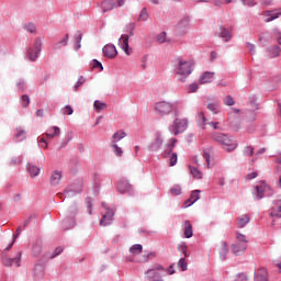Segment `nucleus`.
Listing matches in <instances>:
<instances>
[{
	"label": "nucleus",
	"instance_id": "7ed1b4c3",
	"mask_svg": "<svg viewBox=\"0 0 281 281\" xmlns=\"http://www.w3.org/2000/svg\"><path fill=\"white\" fill-rule=\"evenodd\" d=\"M236 241L240 244V249H238V245H232V251L235 256H240V254L247 250L249 238H247V235L236 232Z\"/></svg>",
	"mask_w": 281,
	"mask_h": 281
},
{
	"label": "nucleus",
	"instance_id": "f704fd0d",
	"mask_svg": "<svg viewBox=\"0 0 281 281\" xmlns=\"http://www.w3.org/2000/svg\"><path fill=\"white\" fill-rule=\"evenodd\" d=\"M15 142H23L25 139V132L22 128H18L14 135Z\"/></svg>",
	"mask_w": 281,
	"mask_h": 281
},
{
	"label": "nucleus",
	"instance_id": "c85d7f7f",
	"mask_svg": "<svg viewBox=\"0 0 281 281\" xmlns=\"http://www.w3.org/2000/svg\"><path fill=\"white\" fill-rule=\"evenodd\" d=\"M177 142V138H172L171 144L165 146V153L162 154V157L166 159L172 153V149L175 148V144Z\"/></svg>",
	"mask_w": 281,
	"mask_h": 281
},
{
	"label": "nucleus",
	"instance_id": "473e14b6",
	"mask_svg": "<svg viewBox=\"0 0 281 281\" xmlns=\"http://www.w3.org/2000/svg\"><path fill=\"white\" fill-rule=\"evenodd\" d=\"M27 170H29L31 177H38V175H41V168H38L34 165H29Z\"/></svg>",
	"mask_w": 281,
	"mask_h": 281
},
{
	"label": "nucleus",
	"instance_id": "9d476101",
	"mask_svg": "<svg viewBox=\"0 0 281 281\" xmlns=\"http://www.w3.org/2000/svg\"><path fill=\"white\" fill-rule=\"evenodd\" d=\"M119 45L123 52H125L126 56H131L133 54V49L128 46V35H122L119 40Z\"/></svg>",
	"mask_w": 281,
	"mask_h": 281
},
{
	"label": "nucleus",
	"instance_id": "0eeeda50",
	"mask_svg": "<svg viewBox=\"0 0 281 281\" xmlns=\"http://www.w3.org/2000/svg\"><path fill=\"white\" fill-rule=\"evenodd\" d=\"M42 47L43 41H41V38H36L33 47L29 48L27 50L30 60L34 61L36 60V58H38Z\"/></svg>",
	"mask_w": 281,
	"mask_h": 281
},
{
	"label": "nucleus",
	"instance_id": "de8ad7c7",
	"mask_svg": "<svg viewBox=\"0 0 281 281\" xmlns=\"http://www.w3.org/2000/svg\"><path fill=\"white\" fill-rule=\"evenodd\" d=\"M33 256H41V251H42V247H41V245H35V246H33Z\"/></svg>",
	"mask_w": 281,
	"mask_h": 281
},
{
	"label": "nucleus",
	"instance_id": "393cba45",
	"mask_svg": "<svg viewBox=\"0 0 281 281\" xmlns=\"http://www.w3.org/2000/svg\"><path fill=\"white\" fill-rule=\"evenodd\" d=\"M227 254H229V248L227 246V241H222L220 246V258L221 260H225Z\"/></svg>",
	"mask_w": 281,
	"mask_h": 281
},
{
	"label": "nucleus",
	"instance_id": "603ef678",
	"mask_svg": "<svg viewBox=\"0 0 281 281\" xmlns=\"http://www.w3.org/2000/svg\"><path fill=\"white\" fill-rule=\"evenodd\" d=\"M82 85H85V78L83 77H80L77 81V85L75 86L74 88V91H78V88L79 87H82Z\"/></svg>",
	"mask_w": 281,
	"mask_h": 281
},
{
	"label": "nucleus",
	"instance_id": "39448f33",
	"mask_svg": "<svg viewBox=\"0 0 281 281\" xmlns=\"http://www.w3.org/2000/svg\"><path fill=\"white\" fill-rule=\"evenodd\" d=\"M267 192L268 196H271L273 194V191H271V187H269L268 183L265 181L258 182L255 187V195L258 200L265 199V194H267Z\"/></svg>",
	"mask_w": 281,
	"mask_h": 281
},
{
	"label": "nucleus",
	"instance_id": "2eb2a0df",
	"mask_svg": "<svg viewBox=\"0 0 281 281\" xmlns=\"http://www.w3.org/2000/svg\"><path fill=\"white\" fill-rule=\"evenodd\" d=\"M116 189L121 194H126V192L132 190V186L126 180H120L117 182Z\"/></svg>",
	"mask_w": 281,
	"mask_h": 281
},
{
	"label": "nucleus",
	"instance_id": "1a4fd4ad",
	"mask_svg": "<svg viewBox=\"0 0 281 281\" xmlns=\"http://www.w3.org/2000/svg\"><path fill=\"white\" fill-rule=\"evenodd\" d=\"M281 16V9H276L272 11H265L263 12V21L265 23H271V21H276Z\"/></svg>",
	"mask_w": 281,
	"mask_h": 281
},
{
	"label": "nucleus",
	"instance_id": "cd10ccee",
	"mask_svg": "<svg viewBox=\"0 0 281 281\" xmlns=\"http://www.w3.org/2000/svg\"><path fill=\"white\" fill-rule=\"evenodd\" d=\"M69 43V34H66L58 43L54 45V49H60L61 47H67Z\"/></svg>",
	"mask_w": 281,
	"mask_h": 281
},
{
	"label": "nucleus",
	"instance_id": "c03bdc74",
	"mask_svg": "<svg viewBox=\"0 0 281 281\" xmlns=\"http://www.w3.org/2000/svg\"><path fill=\"white\" fill-rule=\"evenodd\" d=\"M244 155H246V157H254V147L246 146L244 148Z\"/></svg>",
	"mask_w": 281,
	"mask_h": 281
},
{
	"label": "nucleus",
	"instance_id": "a878e982",
	"mask_svg": "<svg viewBox=\"0 0 281 281\" xmlns=\"http://www.w3.org/2000/svg\"><path fill=\"white\" fill-rule=\"evenodd\" d=\"M184 236L186 238H192L194 236V233L192 232V223L190 221H184Z\"/></svg>",
	"mask_w": 281,
	"mask_h": 281
},
{
	"label": "nucleus",
	"instance_id": "6e6552de",
	"mask_svg": "<svg viewBox=\"0 0 281 281\" xmlns=\"http://www.w3.org/2000/svg\"><path fill=\"white\" fill-rule=\"evenodd\" d=\"M270 216L272 218H281V196L273 201L270 210Z\"/></svg>",
	"mask_w": 281,
	"mask_h": 281
},
{
	"label": "nucleus",
	"instance_id": "5fc2aeb1",
	"mask_svg": "<svg viewBox=\"0 0 281 281\" xmlns=\"http://www.w3.org/2000/svg\"><path fill=\"white\" fill-rule=\"evenodd\" d=\"M189 91H190V93H196V91H199V85H196V83H191V85L189 86Z\"/></svg>",
	"mask_w": 281,
	"mask_h": 281
},
{
	"label": "nucleus",
	"instance_id": "dca6fc26",
	"mask_svg": "<svg viewBox=\"0 0 281 281\" xmlns=\"http://www.w3.org/2000/svg\"><path fill=\"white\" fill-rule=\"evenodd\" d=\"M201 190L192 191L190 199L184 202V207H190V205H194L200 199Z\"/></svg>",
	"mask_w": 281,
	"mask_h": 281
},
{
	"label": "nucleus",
	"instance_id": "72a5a7b5",
	"mask_svg": "<svg viewBox=\"0 0 281 281\" xmlns=\"http://www.w3.org/2000/svg\"><path fill=\"white\" fill-rule=\"evenodd\" d=\"M93 108L95 109L97 113H100V111H104V109H106V103L95 100Z\"/></svg>",
	"mask_w": 281,
	"mask_h": 281
},
{
	"label": "nucleus",
	"instance_id": "6e6d98bb",
	"mask_svg": "<svg viewBox=\"0 0 281 281\" xmlns=\"http://www.w3.org/2000/svg\"><path fill=\"white\" fill-rule=\"evenodd\" d=\"M157 41H158V43H166V32L160 33L157 36Z\"/></svg>",
	"mask_w": 281,
	"mask_h": 281
},
{
	"label": "nucleus",
	"instance_id": "412c9836",
	"mask_svg": "<svg viewBox=\"0 0 281 281\" xmlns=\"http://www.w3.org/2000/svg\"><path fill=\"white\" fill-rule=\"evenodd\" d=\"M200 117L203 122V125H202L203 130H205L206 128L205 126H207V124H209V126H212L214 128V131H218L221 123H218V122H209L207 123V119H205V114H203V113L200 114Z\"/></svg>",
	"mask_w": 281,
	"mask_h": 281
},
{
	"label": "nucleus",
	"instance_id": "e2e57ef3",
	"mask_svg": "<svg viewBox=\"0 0 281 281\" xmlns=\"http://www.w3.org/2000/svg\"><path fill=\"white\" fill-rule=\"evenodd\" d=\"M171 194H175L176 196L181 194V189H171Z\"/></svg>",
	"mask_w": 281,
	"mask_h": 281
},
{
	"label": "nucleus",
	"instance_id": "774afa93",
	"mask_svg": "<svg viewBox=\"0 0 281 281\" xmlns=\"http://www.w3.org/2000/svg\"><path fill=\"white\" fill-rule=\"evenodd\" d=\"M116 3L119 8H122V5H124V0H116Z\"/></svg>",
	"mask_w": 281,
	"mask_h": 281
},
{
	"label": "nucleus",
	"instance_id": "a18cd8bd",
	"mask_svg": "<svg viewBox=\"0 0 281 281\" xmlns=\"http://www.w3.org/2000/svg\"><path fill=\"white\" fill-rule=\"evenodd\" d=\"M224 104H226V106H234L235 104L234 98H232V95H227L224 99Z\"/></svg>",
	"mask_w": 281,
	"mask_h": 281
},
{
	"label": "nucleus",
	"instance_id": "6ab92c4d",
	"mask_svg": "<svg viewBox=\"0 0 281 281\" xmlns=\"http://www.w3.org/2000/svg\"><path fill=\"white\" fill-rule=\"evenodd\" d=\"M115 9V1L113 0H103L101 2L102 12H111V10Z\"/></svg>",
	"mask_w": 281,
	"mask_h": 281
},
{
	"label": "nucleus",
	"instance_id": "69168bd1",
	"mask_svg": "<svg viewBox=\"0 0 281 281\" xmlns=\"http://www.w3.org/2000/svg\"><path fill=\"white\" fill-rule=\"evenodd\" d=\"M273 56H280V47H274V55Z\"/></svg>",
	"mask_w": 281,
	"mask_h": 281
},
{
	"label": "nucleus",
	"instance_id": "338daca9",
	"mask_svg": "<svg viewBox=\"0 0 281 281\" xmlns=\"http://www.w3.org/2000/svg\"><path fill=\"white\" fill-rule=\"evenodd\" d=\"M172 265L169 267V269L167 270V273H169V276L175 274V270H172Z\"/></svg>",
	"mask_w": 281,
	"mask_h": 281
},
{
	"label": "nucleus",
	"instance_id": "b1692460",
	"mask_svg": "<svg viewBox=\"0 0 281 281\" xmlns=\"http://www.w3.org/2000/svg\"><path fill=\"white\" fill-rule=\"evenodd\" d=\"M207 109L214 115H218V113H221V103L218 101H214V102L207 103Z\"/></svg>",
	"mask_w": 281,
	"mask_h": 281
},
{
	"label": "nucleus",
	"instance_id": "bb28decb",
	"mask_svg": "<svg viewBox=\"0 0 281 281\" xmlns=\"http://www.w3.org/2000/svg\"><path fill=\"white\" fill-rule=\"evenodd\" d=\"M142 251H144V246H142V244H135L130 248V254L133 256H139Z\"/></svg>",
	"mask_w": 281,
	"mask_h": 281
},
{
	"label": "nucleus",
	"instance_id": "a19ab883",
	"mask_svg": "<svg viewBox=\"0 0 281 281\" xmlns=\"http://www.w3.org/2000/svg\"><path fill=\"white\" fill-rule=\"evenodd\" d=\"M63 115H74V108L71 105H66L61 109Z\"/></svg>",
	"mask_w": 281,
	"mask_h": 281
},
{
	"label": "nucleus",
	"instance_id": "2f4dec72",
	"mask_svg": "<svg viewBox=\"0 0 281 281\" xmlns=\"http://www.w3.org/2000/svg\"><path fill=\"white\" fill-rule=\"evenodd\" d=\"M124 137H126V133L124 131H119L114 133L112 136V144H116V142L124 139Z\"/></svg>",
	"mask_w": 281,
	"mask_h": 281
},
{
	"label": "nucleus",
	"instance_id": "052dcab7",
	"mask_svg": "<svg viewBox=\"0 0 281 281\" xmlns=\"http://www.w3.org/2000/svg\"><path fill=\"white\" fill-rule=\"evenodd\" d=\"M19 236H21V226H19L16 228V233H15V235H13V240H16V238H19Z\"/></svg>",
	"mask_w": 281,
	"mask_h": 281
},
{
	"label": "nucleus",
	"instance_id": "a211bd4d",
	"mask_svg": "<svg viewBox=\"0 0 281 281\" xmlns=\"http://www.w3.org/2000/svg\"><path fill=\"white\" fill-rule=\"evenodd\" d=\"M213 80H214V72L206 71L200 76L199 83L209 85V82H212Z\"/></svg>",
	"mask_w": 281,
	"mask_h": 281
},
{
	"label": "nucleus",
	"instance_id": "ea45409f",
	"mask_svg": "<svg viewBox=\"0 0 281 281\" xmlns=\"http://www.w3.org/2000/svg\"><path fill=\"white\" fill-rule=\"evenodd\" d=\"M82 41V34L77 33L75 35V49H80V42Z\"/></svg>",
	"mask_w": 281,
	"mask_h": 281
},
{
	"label": "nucleus",
	"instance_id": "bf43d9fd",
	"mask_svg": "<svg viewBox=\"0 0 281 281\" xmlns=\"http://www.w3.org/2000/svg\"><path fill=\"white\" fill-rule=\"evenodd\" d=\"M256 177H258V172L254 171L251 173H248L246 176V179H248V181H251V179H256Z\"/></svg>",
	"mask_w": 281,
	"mask_h": 281
},
{
	"label": "nucleus",
	"instance_id": "4d7b16f0",
	"mask_svg": "<svg viewBox=\"0 0 281 281\" xmlns=\"http://www.w3.org/2000/svg\"><path fill=\"white\" fill-rule=\"evenodd\" d=\"M203 159H205L206 164H207V168H211L212 165L210 164V153L204 151L203 153Z\"/></svg>",
	"mask_w": 281,
	"mask_h": 281
},
{
	"label": "nucleus",
	"instance_id": "423d86ee",
	"mask_svg": "<svg viewBox=\"0 0 281 281\" xmlns=\"http://www.w3.org/2000/svg\"><path fill=\"white\" fill-rule=\"evenodd\" d=\"M188 130V119H176L171 126V131L173 135H179L181 133H186Z\"/></svg>",
	"mask_w": 281,
	"mask_h": 281
},
{
	"label": "nucleus",
	"instance_id": "ddd939ff",
	"mask_svg": "<svg viewBox=\"0 0 281 281\" xmlns=\"http://www.w3.org/2000/svg\"><path fill=\"white\" fill-rule=\"evenodd\" d=\"M113 216H115V213L113 212V210L108 209L106 213L102 216L100 221V225L102 227H106V225H111V221H113Z\"/></svg>",
	"mask_w": 281,
	"mask_h": 281
},
{
	"label": "nucleus",
	"instance_id": "4c0bfd02",
	"mask_svg": "<svg viewBox=\"0 0 281 281\" xmlns=\"http://www.w3.org/2000/svg\"><path fill=\"white\" fill-rule=\"evenodd\" d=\"M112 148H113L114 154L116 155V157H122V155H124V151L122 150V147L117 146L116 143H113Z\"/></svg>",
	"mask_w": 281,
	"mask_h": 281
},
{
	"label": "nucleus",
	"instance_id": "13d9d810",
	"mask_svg": "<svg viewBox=\"0 0 281 281\" xmlns=\"http://www.w3.org/2000/svg\"><path fill=\"white\" fill-rule=\"evenodd\" d=\"M236 281H248L247 274H245V273H239V274L237 276Z\"/></svg>",
	"mask_w": 281,
	"mask_h": 281
},
{
	"label": "nucleus",
	"instance_id": "e433bc0d",
	"mask_svg": "<svg viewBox=\"0 0 281 281\" xmlns=\"http://www.w3.org/2000/svg\"><path fill=\"white\" fill-rule=\"evenodd\" d=\"M191 175L194 179H203V173L195 167H190Z\"/></svg>",
	"mask_w": 281,
	"mask_h": 281
},
{
	"label": "nucleus",
	"instance_id": "f3484780",
	"mask_svg": "<svg viewBox=\"0 0 281 281\" xmlns=\"http://www.w3.org/2000/svg\"><path fill=\"white\" fill-rule=\"evenodd\" d=\"M44 276H45V268H43V266H41V265L35 266V268L33 270L34 280L41 281V280H43Z\"/></svg>",
	"mask_w": 281,
	"mask_h": 281
},
{
	"label": "nucleus",
	"instance_id": "37998d69",
	"mask_svg": "<svg viewBox=\"0 0 281 281\" xmlns=\"http://www.w3.org/2000/svg\"><path fill=\"white\" fill-rule=\"evenodd\" d=\"M178 267L181 268V271H188V262H186V258L179 260Z\"/></svg>",
	"mask_w": 281,
	"mask_h": 281
},
{
	"label": "nucleus",
	"instance_id": "4be33fe9",
	"mask_svg": "<svg viewBox=\"0 0 281 281\" xmlns=\"http://www.w3.org/2000/svg\"><path fill=\"white\" fill-rule=\"evenodd\" d=\"M60 135V127L53 126L47 130L46 132V138L47 139H54V137H58Z\"/></svg>",
	"mask_w": 281,
	"mask_h": 281
},
{
	"label": "nucleus",
	"instance_id": "09e8293b",
	"mask_svg": "<svg viewBox=\"0 0 281 281\" xmlns=\"http://www.w3.org/2000/svg\"><path fill=\"white\" fill-rule=\"evenodd\" d=\"M92 67L94 69H100V71H102V69H104V67H102V63L98 61L97 59L92 60Z\"/></svg>",
	"mask_w": 281,
	"mask_h": 281
},
{
	"label": "nucleus",
	"instance_id": "680f3d73",
	"mask_svg": "<svg viewBox=\"0 0 281 281\" xmlns=\"http://www.w3.org/2000/svg\"><path fill=\"white\" fill-rule=\"evenodd\" d=\"M274 36H276V38H277L279 45H281V32H278V31H277V32L274 33Z\"/></svg>",
	"mask_w": 281,
	"mask_h": 281
},
{
	"label": "nucleus",
	"instance_id": "864d4df0",
	"mask_svg": "<svg viewBox=\"0 0 281 281\" xmlns=\"http://www.w3.org/2000/svg\"><path fill=\"white\" fill-rule=\"evenodd\" d=\"M244 5H248V8H254V5H256V1L255 0H241Z\"/></svg>",
	"mask_w": 281,
	"mask_h": 281
},
{
	"label": "nucleus",
	"instance_id": "f03ea898",
	"mask_svg": "<svg viewBox=\"0 0 281 281\" xmlns=\"http://www.w3.org/2000/svg\"><path fill=\"white\" fill-rule=\"evenodd\" d=\"M176 74L182 76L180 80L186 81V78L192 74V61H186L183 59H178V67L176 68Z\"/></svg>",
	"mask_w": 281,
	"mask_h": 281
},
{
	"label": "nucleus",
	"instance_id": "9b49d317",
	"mask_svg": "<svg viewBox=\"0 0 281 281\" xmlns=\"http://www.w3.org/2000/svg\"><path fill=\"white\" fill-rule=\"evenodd\" d=\"M22 254L18 252L16 256L14 258H5L3 260V265L4 267H12L15 265V267H21V258H22Z\"/></svg>",
	"mask_w": 281,
	"mask_h": 281
},
{
	"label": "nucleus",
	"instance_id": "4468645a",
	"mask_svg": "<svg viewBox=\"0 0 281 281\" xmlns=\"http://www.w3.org/2000/svg\"><path fill=\"white\" fill-rule=\"evenodd\" d=\"M102 52L106 58H115L117 56V48L113 44L105 45Z\"/></svg>",
	"mask_w": 281,
	"mask_h": 281
},
{
	"label": "nucleus",
	"instance_id": "5701e85b",
	"mask_svg": "<svg viewBox=\"0 0 281 281\" xmlns=\"http://www.w3.org/2000/svg\"><path fill=\"white\" fill-rule=\"evenodd\" d=\"M255 281H269L267 269H259L256 273Z\"/></svg>",
	"mask_w": 281,
	"mask_h": 281
},
{
	"label": "nucleus",
	"instance_id": "79ce46f5",
	"mask_svg": "<svg viewBox=\"0 0 281 281\" xmlns=\"http://www.w3.org/2000/svg\"><path fill=\"white\" fill-rule=\"evenodd\" d=\"M138 21H148V12L146 11V8L142 9Z\"/></svg>",
	"mask_w": 281,
	"mask_h": 281
},
{
	"label": "nucleus",
	"instance_id": "c756f323",
	"mask_svg": "<svg viewBox=\"0 0 281 281\" xmlns=\"http://www.w3.org/2000/svg\"><path fill=\"white\" fill-rule=\"evenodd\" d=\"M248 223H249V215H247V214L240 215L237 218V225L240 228L245 227Z\"/></svg>",
	"mask_w": 281,
	"mask_h": 281
},
{
	"label": "nucleus",
	"instance_id": "8fccbe9b",
	"mask_svg": "<svg viewBox=\"0 0 281 281\" xmlns=\"http://www.w3.org/2000/svg\"><path fill=\"white\" fill-rule=\"evenodd\" d=\"M64 249L63 247H57L54 251V254L50 256V259L56 258V256H60L63 254Z\"/></svg>",
	"mask_w": 281,
	"mask_h": 281
},
{
	"label": "nucleus",
	"instance_id": "7c9ffc66",
	"mask_svg": "<svg viewBox=\"0 0 281 281\" xmlns=\"http://www.w3.org/2000/svg\"><path fill=\"white\" fill-rule=\"evenodd\" d=\"M220 30L221 32L218 33V36L227 43V41L232 38V33H229V31H227L226 29H223V26H221Z\"/></svg>",
	"mask_w": 281,
	"mask_h": 281
},
{
	"label": "nucleus",
	"instance_id": "20e7f679",
	"mask_svg": "<svg viewBox=\"0 0 281 281\" xmlns=\"http://www.w3.org/2000/svg\"><path fill=\"white\" fill-rule=\"evenodd\" d=\"M155 111L158 115H170L172 111H177V104L168 101H160L155 104Z\"/></svg>",
	"mask_w": 281,
	"mask_h": 281
},
{
	"label": "nucleus",
	"instance_id": "49530a36",
	"mask_svg": "<svg viewBox=\"0 0 281 281\" xmlns=\"http://www.w3.org/2000/svg\"><path fill=\"white\" fill-rule=\"evenodd\" d=\"M22 106L27 109L30 106V97L27 94L22 95Z\"/></svg>",
	"mask_w": 281,
	"mask_h": 281
},
{
	"label": "nucleus",
	"instance_id": "3c124183",
	"mask_svg": "<svg viewBox=\"0 0 281 281\" xmlns=\"http://www.w3.org/2000/svg\"><path fill=\"white\" fill-rule=\"evenodd\" d=\"M178 156L177 153H173L170 157V166H177V161H178Z\"/></svg>",
	"mask_w": 281,
	"mask_h": 281
},
{
	"label": "nucleus",
	"instance_id": "aec40b11",
	"mask_svg": "<svg viewBox=\"0 0 281 281\" xmlns=\"http://www.w3.org/2000/svg\"><path fill=\"white\" fill-rule=\"evenodd\" d=\"M61 179H63V172L58 171V170H55L50 175V184L59 186Z\"/></svg>",
	"mask_w": 281,
	"mask_h": 281
},
{
	"label": "nucleus",
	"instance_id": "f257e3e1",
	"mask_svg": "<svg viewBox=\"0 0 281 281\" xmlns=\"http://www.w3.org/2000/svg\"><path fill=\"white\" fill-rule=\"evenodd\" d=\"M213 139L221 144L224 150H227V153H234V150L238 148V143L232 138H228L225 134H214Z\"/></svg>",
	"mask_w": 281,
	"mask_h": 281
},
{
	"label": "nucleus",
	"instance_id": "c9c22d12",
	"mask_svg": "<svg viewBox=\"0 0 281 281\" xmlns=\"http://www.w3.org/2000/svg\"><path fill=\"white\" fill-rule=\"evenodd\" d=\"M164 144V138H161V136H158L156 138V142L154 144H151V150H159V148H161Z\"/></svg>",
	"mask_w": 281,
	"mask_h": 281
},
{
	"label": "nucleus",
	"instance_id": "58836bf2",
	"mask_svg": "<svg viewBox=\"0 0 281 281\" xmlns=\"http://www.w3.org/2000/svg\"><path fill=\"white\" fill-rule=\"evenodd\" d=\"M24 30H26V32H30L31 34H36V25H34V23L25 24Z\"/></svg>",
	"mask_w": 281,
	"mask_h": 281
},
{
	"label": "nucleus",
	"instance_id": "0e129e2a",
	"mask_svg": "<svg viewBox=\"0 0 281 281\" xmlns=\"http://www.w3.org/2000/svg\"><path fill=\"white\" fill-rule=\"evenodd\" d=\"M40 142L44 145H42V148H47V140L45 138H41Z\"/></svg>",
	"mask_w": 281,
	"mask_h": 281
},
{
	"label": "nucleus",
	"instance_id": "f8f14e48",
	"mask_svg": "<svg viewBox=\"0 0 281 281\" xmlns=\"http://www.w3.org/2000/svg\"><path fill=\"white\" fill-rule=\"evenodd\" d=\"M159 271H164V266L155 265L151 269L146 271L147 278H149V280H155V278H159Z\"/></svg>",
	"mask_w": 281,
	"mask_h": 281
}]
</instances>
